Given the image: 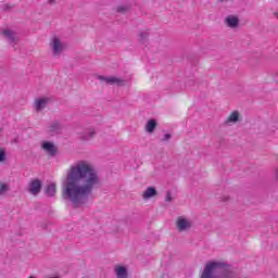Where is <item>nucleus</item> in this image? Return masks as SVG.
Wrapping results in <instances>:
<instances>
[{"mask_svg": "<svg viewBox=\"0 0 278 278\" xmlns=\"http://www.w3.org/2000/svg\"><path fill=\"white\" fill-rule=\"evenodd\" d=\"M101 184L99 172L86 161L71 165L63 180V199L70 201L73 207H81L90 201L92 190Z\"/></svg>", "mask_w": 278, "mask_h": 278, "instance_id": "f257e3e1", "label": "nucleus"}, {"mask_svg": "<svg viewBox=\"0 0 278 278\" xmlns=\"http://www.w3.org/2000/svg\"><path fill=\"white\" fill-rule=\"evenodd\" d=\"M236 270L227 267L223 262H208L205 264L200 278H236Z\"/></svg>", "mask_w": 278, "mask_h": 278, "instance_id": "f03ea898", "label": "nucleus"}, {"mask_svg": "<svg viewBox=\"0 0 278 278\" xmlns=\"http://www.w3.org/2000/svg\"><path fill=\"white\" fill-rule=\"evenodd\" d=\"M40 190H42V180L35 178L28 184V192L33 194V197H38Z\"/></svg>", "mask_w": 278, "mask_h": 278, "instance_id": "7ed1b4c3", "label": "nucleus"}, {"mask_svg": "<svg viewBox=\"0 0 278 278\" xmlns=\"http://www.w3.org/2000/svg\"><path fill=\"white\" fill-rule=\"evenodd\" d=\"M98 79L100 81H105V84H109L110 86H114V84H116V86H125V84H127V80L118 78L116 76H98Z\"/></svg>", "mask_w": 278, "mask_h": 278, "instance_id": "20e7f679", "label": "nucleus"}, {"mask_svg": "<svg viewBox=\"0 0 278 278\" xmlns=\"http://www.w3.org/2000/svg\"><path fill=\"white\" fill-rule=\"evenodd\" d=\"M41 149H43L49 157H55L58 155V148L51 141H43L41 144Z\"/></svg>", "mask_w": 278, "mask_h": 278, "instance_id": "39448f33", "label": "nucleus"}, {"mask_svg": "<svg viewBox=\"0 0 278 278\" xmlns=\"http://www.w3.org/2000/svg\"><path fill=\"white\" fill-rule=\"evenodd\" d=\"M176 227L178 231H188V229H192V223L182 216H179L176 220Z\"/></svg>", "mask_w": 278, "mask_h": 278, "instance_id": "423d86ee", "label": "nucleus"}, {"mask_svg": "<svg viewBox=\"0 0 278 278\" xmlns=\"http://www.w3.org/2000/svg\"><path fill=\"white\" fill-rule=\"evenodd\" d=\"M48 134H50V136L62 134V124L59 121L53 122L50 126H48Z\"/></svg>", "mask_w": 278, "mask_h": 278, "instance_id": "0eeeda50", "label": "nucleus"}, {"mask_svg": "<svg viewBox=\"0 0 278 278\" xmlns=\"http://www.w3.org/2000/svg\"><path fill=\"white\" fill-rule=\"evenodd\" d=\"M50 47L53 51V55H60V53H62V42L60 41V38L54 37Z\"/></svg>", "mask_w": 278, "mask_h": 278, "instance_id": "6e6552de", "label": "nucleus"}, {"mask_svg": "<svg viewBox=\"0 0 278 278\" xmlns=\"http://www.w3.org/2000/svg\"><path fill=\"white\" fill-rule=\"evenodd\" d=\"M153 197H157V189H155V187H148L142 194V199L147 201L149 199H153Z\"/></svg>", "mask_w": 278, "mask_h": 278, "instance_id": "1a4fd4ad", "label": "nucleus"}, {"mask_svg": "<svg viewBox=\"0 0 278 278\" xmlns=\"http://www.w3.org/2000/svg\"><path fill=\"white\" fill-rule=\"evenodd\" d=\"M50 99L49 98H41L38 99L35 103V110L36 112H40L47 108V104L49 103Z\"/></svg>", "mask_w": 278, "mask_h": 278, "instance_id": "9d476101", "label": "nucleus"}, {"mask_svg": "<svg viewBox=\"0 0 278 278\" xmlns=\"http://www.w3.org/2000/svg\"><path fill=\"white\" fill-rule=\"evenodd\" d=\"M225 21L226 25H228V27H231L232 29L240 25V20L233 15L227 16Z\"/></svg>", "mask_w": 278, "mask_h": 278, "instance_id": "9b49d317", "label": "nucleus"}, {"mask_svg": "<svg viewBox=\"0 0 278 278\" xmlns=\"http://www.w3.org/2000/svg\"><path fill=\"white\" fill-rule=\"evenodd\" d=\"M157 129V121L156 119H149L146 124V131L148 134H153Z\"/></svg>", "mask_w": 278, "mask_h": 278, "instance_id": "f8f14e48", "label": "nucleus"}, {"mask_svg": "<svg viewBox=\"0 0 278 278\" xmlns=\"http://www.w3.org/2000/svg\"><path fill=\"white\" fill-rule=\"evenodd\" d=\"M116 277L117 278H127L129 274L127 273V267L125 266H117L115 268Z\"/></svg>", "mask_w": 278, "mask_h": 278, "instance_id": "ddd939ff", "label": "nucleus"}, {"mask_svg": "<svg viewBox=\"0 0 278 278\" xmlns=\"http://www.w3.org/2000/svg\"><path fill=\"white\" fill-rule=\"evenodd\" d=\"M3 36H5V38L10 42V45H14V42H16V35L14 34V31H12L10 29H4Z\"/></svg>", "mask_w": 278, "mask_h": 278, "instance_id": "4468645a", "label": "nucleus"}, {"mask_svg": "<svg viewBox=\"0 0 278 278\" xmlns=\"http://www.w3.org/2000/svg\"><path fill=\"white\" fill-rule=\"evenodd\" d=\"M56 188L55 184H49L45 189L46 197H55Z\"/></svg>", "mask_w": 278, "mask_h": 278, "instance_id": "2eb2a0df", "label": "nucleus"}, {"mask_svg": "<svg viewBox=\"0 0 278 278\" xmlns=\"http://www.w3.org/2000/svg\"><path fill=\"white\" fill-rule=\"evenodd\" d=\"M238 121H240V113L238 111H235L226 119V125H229V123H238Z\"/></svg>", "mask_w": 278, "mask_h": 278, "instance_id": "dca6fc26", "label": "nucleus"}, {"mask_svg": "<svg viewBox=\"0 0 278 278\" xmlns=\"http://www.w3.org/2000/svg\"><path fill=\"white\" fill-rule=\"evenodd\" d=\"M139 42L140 45H147L149 42V31L143 30L139 33Z\"/></svg>", "mask_w": 278, "mask_h": 278, "instance_id": "f3484780", "label": "nucleus"}, {"mask_svg": "<svg viewBox=\"0 0 278 278\" xmlns=\"http://www.w3.org/2000/svg\"><path fill=\"white\" fill-rule=\"evenodd\" d=\"M97 132L94 131V129H90L88 131V134L80 136V140H84V141L92 140V138H94Z\"/></svg>", "mask_w": 278, "mask_h": 278, "instance_id": "a211bd4d", "label": "nucleus"}, {"mask_svg": "<svg viewBox=\"0 0 278 278\" xmlns=\"http://www.w3.org/2000/svg\"><path fill=\"white\" fill-rule=\"evenodd\" d=\"M8 190H10V187H8V185L0 182V197L1 194H5L8 192Z\"/></svg>", "mask_w": 278, "mask_h": 278, "instance_id": "6ab92c4d", "label": "nucleus"}, {"mask_svg": "<svg viewBox=\"0 0 278 278\" xmlns=\"http://www.w3.org/2000/svg\"><path fill=\"white\" fill-rule=\"evenodd\" d=\"M0 162H5V149L0 147Z\"/></svg>", "mask_w": 278, "mask_h": 278, "instance_id": "aec40b11", "label": "nucleus"}, {"mask_svg": "<svg viewBox=\"0 0 278 278\" xmlns=\"http://www.w3.org/2000/svg\"><path fill=\"white\" fill-rule=\"evenodd\" d=\"M173 138V135L170 134H165L163 139H162V142H168V140H170Z\"/></svg>", "mask_w": 278, "mask_h": 278, "instance_id": "412c9836", "label": "nucleus"}, {"mask_svg": "<svg viewBox=\"0 0 278 278\" xmlns=\"http://www.w3.org/2000/svg\"><path fill=\"white\" fill-rule=\"evenodd\" d=\"M165 201L167 203H170V201H173V195H170V191H167L166 197H165Z\"/></svg>", "mask_w": 278, "mask_h": 278, "instance_id": "4be33fe9", "label": "nucleus"}, {"mask_svg": "<svg viewBox=\"0 0 278 278\" xmlns=\"http://www.w3.org/2000/svg\"><path fill=\"white\" fill-rule=\"evenodd\" d=\"M2 10H3V12H8V11L12 10V7L10 4H4Z\"/></svg>", "mask_w": 278, "mask_h": 278, "instance_id": "5701e85b", "label": "nucleus"}, {"mask_svg": "<svg viewBox=\"0 0 278 278\" xmlns=\"http://www.w3.org/2000/svg\"><path fill=\"white\" fill-rule=\"evenodd\" d=\"M126 10H127V7H118L117 8V12H119V13H125Z\"/></svg>", "mask_w": 278, "mask_h": 278, "instance_id": "b1692460", "label": "nucleus"}, {"mask_svg": "<svg viewBox=\"0 0 278 278\" xmlns=\"http://www.w3.org/2000/svg\"><path fill=\"white\" fill-rule=\"evenodd\" d=\"M49 4L50 5H54L55 4V0H49Z\"/></svg>", "mask_w": 278, "mask_h": 278, "instance_id": "393cba45", "label": "nucleus"}, {"mask_svg": "<svg viewBox=\"0 0 278 278\" xmlns=\"http://www.w3.org/2000/svg\"><path fill=\"white\" fill-rule=\"evenodd\" d=\"M223 201H229V197H225Z\"/></svg>", "mask_w": 278, "mask_h": 278, "instance_id": "a878e982", "label": "nucleus"}]
</instances>
